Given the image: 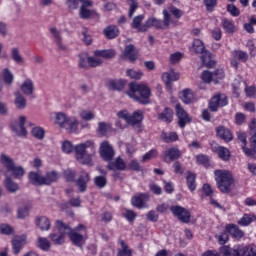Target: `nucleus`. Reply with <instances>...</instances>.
Wrapping results in <instances>:
<instances>
[{
  "mask_svg": "<svg viewBox=\"0 0 256 256\" xmlns=\"http://www.w3.org/2000/svg\"><path fill=\"white\" fill-rule=\"evenodd\" d=\"M130 99H133L141 105H149V97H151V90L145 84H138L131 82L129 84V89L126 92Z\"/></svg>",
  "mask_w": 256,
  "mask_h": 256,
  "instance_id": "1",
  "label": "nucleus"
},
{
  "mask_svg": "<svg viewBox=\"0 0 256 256\" xmlns=\"http://www.w3.org/2000/svg\"><path fill=\"white\" fill-rule=\"evenodd\" d=\"M215 181L218 189L221 193H230L231 185L235 183L233 174L229 170H215L214 171Z\"/></svg>",
  "mask_w": 256,
  "mask_h": 256,
  "instance_id": "2",
  "label": "nucleus"
},
{
  "mask_svg": "<svg viewBox=\"0 0 256 256\" xmlns=\"http://www.w3.org/2000/svg\"><path fill=\"white\" fill-rule=\"evenodd\" d=\"M87 149H92V151L95 149V144H93L91 140L80 143L74 147L75 157L82 165H91L92 162L91 154H86Z\"/></svg>",
  "mask_w": 256,
  "mask_h": 256,
  "instance_id": "3",
  "label": "nucleus"
},
{
  "mask_svg": "<svg viewBox=\"0 0 256 256\" xmlns=\"http://www.w3.org/2000/svg\"><path fill=\"white\" fill-rule=\"evenodd\" d=\"M0 163L7 169L5 173H11L14 179H21L25 175V169L21 166L15 165V162L11 157L5 154H1Z\"/></svg>",
  "mask_w": 256,
  "mask_h": 256,
  "instance_id": "4",
  "label": "nucleus"
},
{
  "mask_svg": "<svg viewBox=\"0 0 256 256\" xmlns=\"http://www.w3.org/2000/svg\"><path fill=\"white\" fill-rule=\"evenodd\" d=\"M67 233L69 239L76 247H83L85 241H87V228L83 224L76 226L74 229L69 228Z\"/></svg>",
  "mask_w": 256,
  "mask_h": 256,
  "instance_id": "5",
  "label": "nucleus"
},
{
  "mask_svg": "<svg viewBox=\"0 0 256 256\" xmlns=\"http://www.w3.org/2000/svg\"><path fill=\"white\" fill-rule=\"evenodd\" d=\"M67 231H69V226H67L63 221H56V228L49 235V239L55 245H63L65 243V235H67Z\"/></svg>",
  "mask_w": 256,
  "mask_h": 256,
  "instance_id": "6",
  "label": "nucleus"
},
{
  "mask_svg": "<svg viewBox=\"0 0 256 256\" xmlns=\"http://www.w3.org/2000/svg\"><path fill=\"white\" fill-rule=\"evenodd\" d=\"M162 13L163 20L155 17H150L146 20V31H149L150 27H155V29H169V25H171V14L168 10H163Z\"/></svg>",
  "mask_w": 256,
  "mask_h": 256,
  "instance_id": "7",
  "label": "nucleus"
},
{
  "mask_svg": "<svg viewBox=\"0 0 256 256\" xmlns=\"http://www.w3.org/2000/svg\"><path fill=\"white\" fill-rule=\"evenodd\" d=\"M226 105H229L227 95L223 93H217L211 98L208 107L210 111L215 113L219 111V107H226Z\"/></svg>",
  "mask_w": 256,
  "mask_h": 256,
  "instance_id": "8",
  "label": "nucleus"
},
{
  "mask_svg": "<svg viewBox=\"0 0 256 256\" xmlns=\"http://www.w3.org/2000/svg\"><path fill=\"white\" fill-rule=\"evenodd\" d=\"M170 211L173 213L174 217H177L182 223H189V221H191V212L182 206H172Z\"/></svg>",
  "mask_w": 256,
  "mask_h": 256,
  "instance_id": "9",
  "label": "nucleus"
},
{
  "mask_svg": "<svg viewBox=\"0 0 256 256\" xmlns=\"http://www.w3.org/2000/svg\"><path fill=\"white\" fill-rule=\"evenodd\" d=\"M100 157L108 162L113 161V157H115V149L107 141L102 142L100 145Z\"/></svg>",
  "mask_w": 256,
  "mask_h": 256,
  "instance_id": "10",
  "label": "nucleus"
},
{
  "mask_svg": "<svg viewBox=\"0 0 256 256\" xmlns=\"http://www.w3.org/2000/svg\"><path fill=\"white\" fill-rule=\"evenodd\" d=\"M27 117L20 116L18 122L12 124L11 129L18 137H27V128H25V122Z\"/></svg>",
  "mask_w": 256,
  "mask_h": 256,
  "instance_id": "11",
  "label": "nucleus"
},
{
  "mask_svg": "<svg viewBox=\"0 0 256 256\" xmlns=\"http://www.w3.org/2000/svg\"><path fill=\"white\" fill-rule=\"evenodd\" d=\"M182 155L183 153L178 147H171L163 152V160L165 163H171L177 161V159H181Z\"/></svg>",
  "mask_w": 256,
  "mask_h": 256,
  "instance_id": "12",
  "label": "nucleus"
},
{
  "mask_svg": "<svg viewBox=\"0 0 256 256\" xmlns=\"http://www.w3.org/2000/svg\"><path fill=\"white\" fill-rule=\"evenodd\" d=\"M176 115L178 117V125L181 127V129H184L185 125L187 123H191V118L189 117V114L181 107V104H176Z\"/></svg>",
  "mask_w": 256,
  "mask_h": 256,
  "instance_id": "13",
  "label": "nucleus"
},
{
  "mask_svg": "<svg viewBox=\"0 0 256 256\" xmlns=\"http://www.w3.org/2000/svg\"><path fill=\"white\" fill-rule=\"evenodd\" d=\"M50 35L54 41V43L57 45V47L60 49V51H66L67 50V46L65 44H63V37L61 30L52 27L50 28Z\"/></svg>",
  "mask_w": 256,
  "mask_h": 256,
  "instance_id": "14",
  "label": "nucleus"
},
{
  "mask_svg": "<svg viewBox=\"0 0 256 256\" xmlns=\"http://www.w3.org/2000/svg\"><path fill=\"white\" fill-rule=\"evenodd\" d=\"M109 171H127V162L118 156L114 161H111L107 165Z\"/></svg>",
  "mask_w": 256,
  "mask_h": 256,
  "instance_id": "15",
  "label": "nucleus"
},
{
  "mask_svg": "<svg viewBox=\"0 0 256 256\" xmlns=\"http://www.w3.org/2000/svg\"><path fill=\"white\" fill-rule=\"evenodd\" d=\"M145 19V15L140 14L133 18L131 23V28L136 29L138 33H146L147 31V21L143 24V20Z\"/></svg>",
  "mask_w": 256,
  "mask_h": 256,
  "instance_id": "16",
  "label": "nucleus"
},
{
  "mask_svg": "<svg viewBox=\"0 0 256 256\" xmlns=\"http://www.w3.org/2000/svg\"><path fill=\"white\" fill-rule=\"evenodd\" d=\"M27 245V235L23 234L20 236H15L12 239V247L15 255H18V253H21V249Z\"/></svg>",
  "mask_w": 256,
  "mask_h": 256,
  "instance_id": "17",
  "label": "nucleus"
},
{
  "mask_svg": "<svg viewBox=\"0 0 256 256\" xmlns=\"http://www.w3.org/2000/svg\"><path fill=\"white\" fill-rule=\"evenodd\" d=\"M216 135L225 143L233 141V133L231 132V130H229V128L225 126H218L216 128Z\"/></svg>",
  "mask_w": 256,
  "mask_h": 256,
  "instance_id": "18",
  "label": "nucleus"
},
{
  "mask_svg": "<svg viewBox=\"0 0 256 256\" xmlns=\"http://www.w3.org/2000/svg\"><path fill=\"white\" fill-rule=\"evenodd\" d=\"M145 201H149V194L141 193L131 199L133 207H136L137 209H145V207H147Z\"/></svg>",
  "mask_w": 256,
  "mask_h": 256,
  "instance_id": "19",
  "label": "nucleus"
},
{
  "mask_svg": "<svg viewBox=\"0 0 256 256\" xmlns=\"http://www.w3.org/2000/svg\"><path fill=\"white\" fill-rule=\"evenodd\" d=\"M123 55L124 57H126V59L130 60L131 63H133L139 58V50L135 48V45L128 44L125 46Z\"/></svg>",
  "mask_w": 256,
  "mask_h": 256,
  "instance_id": "20",
  "label": "nucleus"
},
{
  "mask_svg": "<svg viewBox=\"0 0 256 256\" xmlns=\"http://www.w3.org/2000/svg\"><path fill=\"white\" fill-rule=\"evenodd\" d=\"M212 152L216 153L218 155L219 159L222 161H229L231 159V151H229V148L224 146H213Z\"/></svg>",
  "mask_w": 256,
  "mask_h": 256,
  "instance_id": "21",
  "label": "nucleus"
},
{
  "mask_svg": "<svg viewBox=\"0 0 256 256\" xmlns=\"http://www.w3.org/2000/svg\"><path fill=\"white\" fill-rule=\"evenodd\" d=\"M91 180V178L89 177V173L82 171L80 173V176L78 178V180L76 181V185L80 191V193H85V191H87V183H89V181Z\"/></svg>",
  "mask_w": 256,
  "mask_h": 256,
  "instance_id": "22",
  "label": "nucleus"
},
{
  "mask_svg": "<svg viewBox=\"0 0 256 256\" xmlns=\"http://www.w3.org/2000/svg\"><path fill=\"white\" fill-rule=\"evenodd\" d=\"M226 231L229 233L234 239H243L245 237V232L237 227L235 224H228L226 226Z\"/></svg>",
  "mask_w": 256,
  "mask_h": 256,
  "instance_id": "23",
  "label": "nucleus"
},
{
  "mask_svg": "<svg viewBox=\"0 0 256 256\" xmlns=\"http://www.w3.org/2000/svg\"><path fill=\"white\" fill-rule=\"evenodd\" d=\"M35 223L41 231H49L51 229V220L46 216H37Z\"/></svg>",
  "mask_w": 256,
  "mask_h": 256,
  "instance_id": "24",
  "label": "nucleus"
},
{
  "mask_svg": "<svg viewBox=\"0 0 256 256\" xmlns=\"http://www.w3.org/2000/svg\"><path fill=\"white\" fill-rule=\"evenodd\" d=\"M162 80L164 81L167 89L171 91V82L172 81H178L179 80V74L170 71V72H165L162 74Z\"/></svg>",
  "mask_w": 256,
  "mask_h": 256,
  "instance_id": "25",
  "label": "nucleus"
},
{
  "mask_svg": "<svg viewBox=\"0 0 256 256\" xmlns=\"http://www.w3.org/2000/svg\"><path fill=\"white\" fill-rule=\"evenodd\" d=\"M142 122H143V111L137 110L133 112L132 115L130 114L128 119V125H132L133 127H135V125H141Z\"/></svg>",
  "mask_w": 256,
  "mask_h": 256,
  "instance_id": "26",
  "label": "nucleus"
},
{
  "mask_svg": "<svg viewBox=\"0 0 256 256\" xmlns=\"http://www.w3.org/2000/svg\"><path fill=\"white\" fill-rule=\"evenodd\" d=\"M21 91L24 93V95H33L35 91V84L33 83V80L27 78L20 86Z\"/></svg>",
  "mask_w": 256,
  "mask_h": 256,
  "instance_id": "27",
  "label": "nucleus"
},
{
  "mask_svg": "<svg viewBox=\"0 0 256 256\" xmlns=\"http://www.w3.org/2000/svg\"><path fill=\"white\" fill-rule=\"evenodd\" d=\"M28 177L32 185H36V186L45 185L44 176L38 172H30Z\"/></svg>",
  "mask_w": 256,
  "mask_h": 256,
  "instance_id": "28",
  "label": "nucleus"
},
{
  "mask_svg": "<svg viewBox=\"0 0 256 256\" xmlns=\"http://www.w3.org/2000/svg\"><path fill=\"white\" fill-rule=\"evenodd\" d=\"M10 55L16 65H25V58L23 57V55H21V51H19V48H12L10 51Z\"/></svg>",
  "mask_w": 256,
  "mask_h": 256,
  "instance_id": "29",
  "label": "nucleus"
},
{
  "mask_svg": "<svg viewBox=\"0 0 256 256\" xmlns=\"http://www.w3.org/2000/svg\"><path fill=\"white\" fill-rule=\"evenodd\" d=\"M106 39H115L119 37V28L115 25H110L103 30Z\"/></svg>",
  "mask_w": 256,
  "mask_h": 256,
  "instance_id": "30",
  "label": "nucleus"
},
{
  "mask_svg": "<svg viewBox=\"0 0 256 256\" xmlns=\"http://www.w3.org/2000/svg\"><path fill=\"white\" fill-rule=\"evenodd\" d=\"M158 119L163 121V123H171L173 121V110L165 108L163 112L158 113Z\"/></svg>",
  "mask_w": 256,
  "mask_h": 256,
  "instance_id": "31",
  "label": "nucleus"
},
{
  "mask_svg": "<svg viewBox=\"0 0 256 256\" xmlns=\"http://www.w3.org/2000/svg\"><path fill=\"white\" fill-rule=\"evenodd\" d=\"M78 127L79 121H77V118H70L64 125L63 129H66L68 133H77Z\"/></svg>",
  "mask_w": 256,
  "mask_h": 256,
  "instance_id": "32",
  "label": "nucleus"
},
{
  "mask_svg": "<svg viewBox=\"0 0 256 256\" xmlns=\"http://www.w3.org/2000/svg\"><path fill=\"white\" fill-rule=\"evenodd\" d=\"M6 179L4 181V185L6 187V189L10 192V193H15L16 191H19V184L15 183L11 177H9V175H7V172L4 173Z\"/></svg>",
  "mask_w": 256,
  "mask_h": 256,
  "instance_id": "33",
  "label": "nucleus"
},
{
  "mask_svg": "<svg viewBox=\"0 0 256 256\" xmlns=\"http://www.w3.org/2000/svg\"><path fill=\"white\" fill-rule=\"evenodd\" d=\"M106 85L111 91H123L125 88V82L123 80H110Z\"/></svg>",
  "mask_w": 256,
  "mask_h": 256,
  "instance_id": "34",
  "label": "nucleus"
},
{
  "mask_svg": "<svg viewBox=\"0 0 256 256\" xmlns=\"http://www.w3.org/2000/svg\"><path fill=\"white\" fill-rule=\"evenodd\" d=\"M221 25L225 31V33L231 34L235 33V22L229 18H223L221 21Z\"/></svg>",
  "mask_w": 256,
  "mask_h": 256,
  "instance_id": "35",
  "label": "nucleus"
},
{
  "mask_svg": "<svg viewBox=\"0 0 256 256\" xmlns=\"http://www.w3.org/2000/svg\"><path fill=\"white\" fill-rule=\"evenodd\" d=\"M248 127L250 129V145L251 147L256 146V119L253 118L250 123L248 124Z\"/></svg>",
  "mask_w": 256,
  "mask_h": 256,
  "instance_id": "36",
  "label": "nucleus"
},
{
  "mask_svg": "<svg viewBox=\"0 0 256 256\" xmlns=\"http://www.w3.org/2000/svg\"><path fill=\"white\" fill-rule=\"evenodd\" d=\"M93 5V2L86 0L83 2L81 8H80V17L82 19H89L91 17V10L87 9V7H91Z\"/></svg>",
  "mask_w": 256,
  "mask_h": 256,
  "instance_id": "37",
  "label": "nucleus"
},
{
  "mask_svg": "<svg viewBox=\"0 0 256 256\" xmlns=\"http://www.w3.org/2000/svg\"><path fill=\"white\" fill-rule=\"evenodd\" d=\"M59 180V172L53 170L47 172L44 176V185H51V183H56Z\"/></svg>",
  "mask_w": 256,
  "mask_h": 256,
  "instance_id": "38",
  "label": "nucleus"
},
{
  "mask_svg": "<svg viewBox=\"0 0 256 256\" xmlns=\"http://www.w3.org/2000/svg\"><path fill=\"white\" fill-rule=\"evenodd\" d=\"M161 139L164 143H173L179 141V135L177 132H162Z\"/></svg>",
  "mask_w": 256,
  "mask_h": 256,
  "instance_id": "39",
  "label": "nucleus"
},
{
  "mask_svg": "<svg viewBox=\"0 0 256 256\" xmlns=\"http://www.w3.org/2000/svg\"><path fill=\"white\" fill-rule=\"evenodd\" d=\"M196 163L197 165H202V167L209 169V167H211V158L204 154H198L196 156Z\"/></svg>",
  "mask_w": 256,
  "mask_h": 256,
  "instance_id": "40",
  "label": "nucleus"
},
{
  "mask_svg": "<svg viewBox=\"0 0 256 256\" xmlns=\"http://www.w3.org/2000/svg\"><path fill=\"white\" fill-rule=\"evenodd\" d=\"M2 77L6 85H13V82L15 81V76L13 75V72L9 70V68H4L2 70Z\"/></svg>",
  "mask_w": 256,
  "mask_h": 256,
  "instance_id": "41",
  "label": "nucleus"
},
{
  "mask_svg": "<svg viewBox=\"0 0 256 256\" xmlns=\"http://www.w3.org/2000/svg\"><path fill=\"white\" fill-rule=\"evenodd\" d=\"M69 119L70 118L67 116V114L63 112H57L55 116V123L56 125H59V127L63 129L67 124V121H69Z\"/></svg>",
  "mask_w": 256,
  "mask_h": 256,
  "instance_id": "42",
  "label": "nucleus"
},
{
  "mask_svg": "<svg viewBox=\"0 0 256 256\" xmlns=\"http://www.w3.org/2000/svg\"><path fill=\"white\" fill-rule=\"evenodd\" d=\"M15 105L17 109H25L27 107V100L22 96L21 92H16L15 94Z\"/></svg>",
  "mask_w": 256,
  "mask_h": 256,
  "instance_id": "43",
  "label": "nucleus"
},
{
  "mask_svg": "<svg viewBox=\"0 0 256 256\" xmlns=\"http://www.w3.org/2000/svg\"><path fill=\"white\" fill-rule=\"evenodd\" d=\"M94 55L96 57H103V59H113L115 57V50H96Z\"/></svg>",
  "mask_w": 256,
  "mask_h": 256,
  "instance_id": "44",
  "label": "nucleus"
},
{
  "mask_svg": "<svg viewBox=\"0 0 256 256\" xmlns=\"http://www.w3.org/2000/svg\"><path fill=\"white\" fill-rule=\"evenodd\" d=\"M256 217L251 214H244L242 218L238 221V225H241L242 227H247L255 221Z\"/></svg>",
  "mask_w": 256,
  "mask_h": 256,
  "instance_id": "45",
  "label": "nucleus"
},
{
  "mask_svg": "<svg viewBox=\"0 0 256 256\" xmlns=\"http://www.w3.org/2000/svg\"><path fill=\"white\" fill-rule=\"evenodd\" d=\"M196 177L197 176L191 172L186 176L187 187L190 191H195V189H197V183L195 182Z\"/></svg>",
  "mask_w": 256,
  "mask_h": 256,
  "instance_id": "46",
  "label": "nucleus"
},
{
  "mask_svg": "<svg viewBox=\"0 0 256 256\" xmlns=\"http://www.w3.org/2000/svg\"><path fill=\"white\" fill-rule=\"evenodd\" d=\"M31 133H32V136L35 137V139H38L39 141H42V139H45V129H43L40 126H36L32 128Z\"/></svg>",
  "mask_w": 256,
  "mask_h": 256,
  "instance_id": "47",
  "label": "nucleus"
},
{
  "mask_svg": "<svg viewBox=\"0 0 256 256\" xmlns=\"http://www.w3.org/2000/svg\"><path fill=\"white\" fill-rule=\"evenodd\" d=\"M181 99L183 103L189 105V103H192L194 99L193 91H191V89H185L184 91H182Z\"/></svg>",
  "mask_w": 256,
  "mask_h": 256,
  "instance_id": "48",
  "label": "nucleus"
},
{
  "mask_svg": "<svg viewBox=\"0 0 256 256\" xmlns=\"http://www.w3.org/2000/svg\"><path fill=\"white\" fill-rule=\"evenodd\" d=\"M37 247L42 251H49V249H51V242L45 237H39Z\"/></svg>",
  "mask_w": 256,
  "mask_h": 256,
  "instance_id": "49",
  "label": "nucleus"
},
{
  "mask_svg": "<svg viewBox=\"0 0 256 256\" xmlns=\"http://www.w3.org/2000/svg\"><path fill=\"white\" fill-rule=\"evenodd\" d=\"M120 245H121V249L118 250L117 256H131L132 255V251H131V249H129V246L127 245V243H125V241L121 240Z\"/></svg>",
  "mask_w": 256,
  "mask_h": 256,
  "instance_id": "50",
  "label": "nucleus"
},
{
  "mask_svg": "<svg viewBox=\"0 0 256 256\" xmlns=\"http://www.w3.org/2000/svg\"><path fill=\"white\" fill-rule=\"evenodd\" d=\"M192 49L194 53H205V44L200 39H195L193 41Z\"/></svg>",
  "mask_w": 256,
  "mask_h": 256,
  "instance_id": "51",
  "label": "nucleus"
},
{
  "mask_svg": "<svg viewBox=\"0 0 256 256\" xmlns=\"http://www.w3.org/2000/svg\"><path fill=\"white\" fill-rule=\"evenodd\" d=\"M232 55L233 57H235V59H239L243 63H246V61H249V54L243 50H235L232 53Z\"/></svg>",
  "mask_w": 256,
  "mask_h": 256,
  "instance_id": "52",
  "label": "nucleus"
},
{
  "mask_svg": "<svg viewBox=\"0 0 256 256\" xmlns=\"http://www.w3.org/2000/svg\"><path fill=\"white\" fill-rule=\"evenodd\" d=\"M252 148H249L246 146H242L243 153L248 157L249 159L256 160V146H251Z\"/></svg>",
  "mask_w": 256,
  "mask_h": 256,
  "instance_id": "53",
  "label": "nucleus"
},
{
  "mask_svg": "<svg viewBox=\"0 0 256 256\" xmlns=\"http://www.w3.org/2000/svg\"><path fill=\"white\" fill-rule=\"evenodd\" d=\"M248 251H249V246H245V245L234 246L235 256H247Z\"/></svg>",
  "mask_w": 256,
  "mask_h": 256,
  "instance_id": "54",
  "label": "nucleus"
},
{
  "mask_svg": "<svg viewBox=\"0 0 256 256\" xmlns=\"http://www.w3.org/2000/svg\"><path fill=\"white\" fill-rule=\"evenodd\" d=\"M79 67H81V69H89V56L86 54L79 55Z\"/></svg>",
  "mask_w": 256,
  "mask_h": 256,
  "instance_id": "55",
  "label": "nucleus"
},
{
  "mask_svg": "<svg viewBox=\"0 0 256 256\" xmlns=\"http://www.w3.org/2000/svg\"><path fill=\"white\" fill-rule=\"evenodd\" d=\"M127 77L130 79H141L143 77V72L140 70L128 69L126 70Z\"/></svg>",
  "mask_w": 256,
  "mask_h": 256,
  "instance_id": "56",
  "label": "nucleus"
},
{
  "mask_svg": "<svg viewBox=\"0 0 256 256\" xmlns=\"http://www.w3.org/2000/svg\"><path fill=\"white\" fill-rule=\"evenodd\" d=\"M94 185L99 189H103L107 185V178L105 176H96L94 178Z\"/></svg>",
  "mask_w": 256,
  "mask_h": 256,
  "instance_id": "57",
  "label": "nucleus"
},
{
  "mask_svg": "<svg viewBox=\"0 0 256 256\" xmlns=\"http://www.w3.org/2000/svg\"><path fill=\"white\" fill-rule=\"evenodd\" d=\"M123 217L131 223L137 218V213H135L133 210L124 209Z\"/></svg>",
  "mask_w": 256,
  "mask_h": 256,
  "instance_id": "58",
  "label": "nucleus"
},
{
  "mask_svg": "<svg viewBox=\"0 0 256 256\" xmlns=\"http://www.w3.org/2000/svg\"><path fill=\"white\" fill-rule=\"evenodd\" d=\"M226 11L232 15V17H239L241 15V11L234 4H228L226 7Z\"/></svg>",
  "mask_w": 256,
  "mask_h": 256,
  "instance_id": "59",
  "label": "nucleus"
},
{
  "mask_svg": "<svg viewBox=\"0 0 256 256\" xmlns=\"http://www.w3.org/2000/svg\"><path fill=\"white\" fill-rule=\"evenodd\" d=\"M220 253L222 256H235V246L233 248L229 246H222L220 248Z\"/></svg>",
  "mask_w": 256,
  "mask_h": 256,
  "instance_id": "60",
  "label": "nucleus"
},
{
  "mask_svg": "<svg viewBox=\"0 0 256 256\" xmlns=\"http://www.w3.org/2000/svg\"><path fill=\"white\" fill-rule=\"evenodd\" d=\"M247 121V116L242 112H237L234 116V123L236 125H243Z\"/></svg>",
  "mask_w": 256,
  "mask_h": 256,
  "instance_id": "61",
  "label": "nucleus"
},
{
  "mask_svg": "<svg viewBox=\"0 0 256 256\" xmlns=\"http://www.w3.org/2000/svg\"><path fill=\"white\" fill-rule=\"evenodd\" d=\"M157 155H159V152L157 151V149H151L150 151H148L146 154L143 155L142 161L145 163V161L155 159Z\"/></svg>",
  "mask_w": 256,
  "mask_h": 256,
  "instance_id": "62",
  "label": "nucleus"
},
{
  "mask_svg": "<svg viewBox=\"0 0 256 256\" xmlns=\"http://www.w3.org/2000/svg\"><path fill=\"white\" fill-rule=\"evenodd\" d=\"M0 233H2V235H13V227L9 224H1Z\"/></svg>",
  "mask_w": 256,
  "mask_h": 256,
  "instance_id": "63",
  "label": "nucleus"
},
{
  "mask_svg": "<svg viewBox=\"0 0 256 256\" xmlns=\"http://www.w3.org/2000/svg\"><path fill=\"white\" fill-rule=\"evenodd\" d=\"M75 148L73 147V144L71 143V142H69V141H64L63 143H62V151H63V153H66V154H68L69 155V153H73V150H74Z\"/></svg>",
  "mask_w": 256,
  "mask_h": 256,
  "instance_id": "64",
  "label": "nucleus"
}]
</instances>
